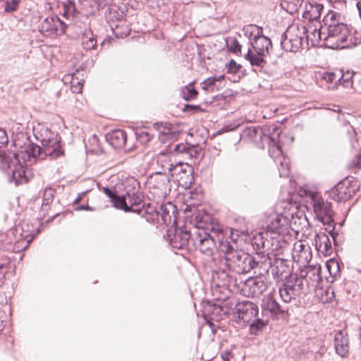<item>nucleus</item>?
I'll return each instance as SVG.
<instances>
[{
	"label": "nucleus",
	"instance_id": "obj_43",
	"mask_svg": "<svg viewBox=\"0 0 361 361\" xmlns=\"http://www.w3.org/2000/svg\"><path fill=\"white\" fill-rule=\"evenodd\" d=\"M216 80L218 79L216 77L207 78L202 82V89L209 92H214Z\"/></svg>",
	"mask_w": 361,
	"mask_h": 361
},
{
	"label": "nucleus",
	"instance_id": "obj_50",
	"mask_svg": "<svg viewBox=\"0 0 361 361\" xmlns=\"http://www.w3.org/2000/svg\"><path fill=\"white\" fill-rule=\"evenodd\" d=\"M8 142V137L6 131L0 128V147L5 146Z\"/></svg>",
	"mask_w": 361,
	"mask_h": 361
},
{
	"label": "nucleus",
	"instance_id": "obj_45",
	"mask_svg": "<svg viewBox=\"0 0 361 361\" xmlns=\"http://www.w3.org/2000/svg\"><path fill=\"white\" fill-rule=\"evenodd\" d=\"M54 192V190L51 188L45 189L42 199V205H48L53 201Z\"/></svg>",
	"mask_w": 361,
	"mask_h": 361
},
{
	"label": "nucleus",
	"instance_id": "obj_40",
	"mask_svg": "<svg viewBox=\"0 0 361 361\" xmlns=\"http://www.w3.org/2000/svg\"><path fill=\"white\" fill-rule=\"evenodd\" d=\"M354 75L353 71H346L345 73H343L341 77L338 79V81L345 87L353 86V76Z\"/></svg>",
	"mask_w": 361,
	"mask_h": 361
},
{
	"label": "nucleus",
	"instance_id": "obj_53",
	"mask_svg": "<svg viewBox=\"0 0 361 361\" xmlns=\"http://www.w3.org/2000/svg\"><path fill=\"white\" fill-rule=\"evenodd\" d=\"M302 279L303 278H301V277L300 278L296 277L295 279L294 283H291V285H293L296 288V290H298V295L300 294L301 290L303 288Z\"/></svg>",
	"mask_w": 361,
	"mask_h": 361
},
{
	"label": "nucleus",
	"instance_id": "obj_25",
	"mask_svg": "<svg viewBox=\"0 0 361 361\" xmlns=\"http://www.w3.org/2000/svg\"><path fill=\"white\" fill-rule=\"evenodd\" d=\"M105 18L107 21H112L111 24V28L113 30L116 37H122V34L116 31L115 29H118L119 23H123L125 19V15L123 11H118L115 8H109L105 11Z\"/></svg>",
	"mask_w": 361,
	"mask_h": 361
},
{
	"label": "nucleus",
	"instance_id": "obj_63",
	"mask_svg": "<svg viewBox=\"0 0 361 361\" xmlns=\"http://www.w3.org/2000/svg\"><path fill=\"white\" fill-rule=\"evenodd\" d=\"M218 80H216V82L217 81H220L221 79H223L224 78V75H221L219 77H216Z\"/></svg>",
	"mask_w": 361,
	"mask_h": 361
},
{
	"label": "nucleus",
	"instance_id": "obj_28",
	"mask_svg": "<svg viewBox=\"0 0 361 361\" xmlns=\"http://www.w3.org/2000/svg\"><path fill=\"white\" fill-rule=\"evenodd\" d=\"M109 0H82V4L86 15H94L99 9L106 7Z\"/></svg>",
	"mask_w": 361,
	"mask_h": 361
},
{
	"label": "nucleus",
	"instance_id": "obj_21",
	"mask_svg": "<svg viewBox=\"0 0 361 361\" xmlns=\"http://www.w3.org/2000/svg\"><path fill=\"white\" fill-rule=\"evenodd\" d=\"M334 345L336 353L341 357H346L349 353V339L347 331L341 329L335 333Z\"/></svg>",
	"mask_w": 361,
	"mask_h": 361
},
{
	"label": "nucleus",
	"instance_id": "obj_35",
	"mask_svg": "<svg viewBox=\"0 0 361 361\" xmlns=\"http://www.w3.org/2000/svg\"><path fill=\"white\" fill-rule=\"evenodd\" d=\"M257 251L256 252V254L255 256H252V261L250 262V265L252 267V269H256V264L257 262H262L264 263V260L267 259V257H271L272 254H270L269 251L274 252V250H267L265 248L259 247L258 248L257 247Z\"/></svg>",
	"mask_w": 361,
	"mask_h": 361
},
{
	"label": "nucleus",
	"instance_id": "obj_34",
	"mask_svg": "<svg viewBox=\"0 0 361 361\" xmlns=\"http://www.w3.org/2000/svg\"><path fill=\"white\" fill-rule=\"evenodd\" d=\"M323 8L322 4H310L309 9H307L303 13V18L308 19L310 22L317 21L320 18Z\"/></svg>",
	"mask_w": 361,
	"mask_h": 361
},
{
	"label": "nucleus",
	"instance_id": "obj_57",
	"mask_svg": "<svg viewBox=\"0 0 361 361\" xmlns=\"http://www.w3.org/2000/svg\"><path fill=\"white\" fill-rule=\"evenodd\" d=\"M300 257H302V254L310 253V247L309 246L305 245L303 244H300Z\"/></svg>",
	"mask_w": 361,
	"mask_h": 361
},
{
	"label": "nucleus",
	"instance_id": "obj_62",
	"mask_svg": "<svg viewBox=\"0 0 361 361\" xmlns=\"http://www.w3.org/2000/svg\"><path fill=\"white\" fill-rule=\"evenodd\" d=\"M91 140H92L93 142H98V138H97V137L96 135H93Z\"/></svg>",
	"mask_w": 361,
	"mask_h": 361
},
{
	"label": "nucleus",
	"instance_id": "obj_8",
	"mask_svg": "<svg viewBox=\"0 0 361 361\" xmlns=\"http://www.w3.org/2000/svg\"><path fill=\"white\" fill-rule=\"evenodd\" d=\"M280 137V130L273 126L271 135L267 137L266 143L268 144L269 154L278 167L280 177L286 178L290 173V159L282 152Z\"/></svg>",
	"mask_w": 361,
	"mask_h": 361
},
{
	"label": "nucleus",
	"instance_id": "obj_4",
	"mask_svg": "<svg viewBox=\"0 0 361 361\" xmlns=\"http://www.w3.org/2000/svg\"><path fill=\"white\" fill-rule=\"evenodd\" d=\"M341 15L338 13L330 12L324 19L325 32L324 46L331 49H343L348 46L347 39L350 35V29L347 24L341 21Z\"/></svg>",
	"mask_w": 361,
	"mask_h": 361
},
{
	"label": "nucleus",
	"instance_id": "obj_2",
	"mask_svg": "<svg viewBox=\"0 0 361 361\" xmlns=\"http://www.w3.org/2000/svg\"><path fill=\"white\" fill-rule=\"evenodd\" d=\"M218 242L219 251L224 256L219 259V268L213 271L212 276L221 280L223 286H228L232 282L233 274H243L252 270V256L235 249L236 243H231L227 238H218Z\"/></svg>",
	"mask_w": 361,
	"mask_h": 361
},
{
	"label": "nucleus",
	"instance_id": "obj_38",
	"mask_svg": "<svg viewBox=\"0 0 361 361\" xmlns=\"http://www.w3.org/2000/svg\"><path fill=\"white\" fill-rule=\"evenodd\" d=\"M274 261L271 257H267L264 260V263L262 262H257L256 269L259 268V271L258 276H264V274L268 273L270 268H273Z\"/></svg>",
	"mask_w": 361,
	"mask_h": 361
},
{
	"label": "nucleus",
	"instance_id": "obj_17",
	"mask_svg": "<svg viewBox=\"0 0 361 361\" xmlns=\"http://www.w3.org/2000/svg\"><path fill=\"white\" fill-rule=\"evenodd\" d=\"M288 33L290 35V31L283 32L281 37V47L286 51L296 52L300 47L305 48V42L303 39L302 29L297 27L294 33L289 37Z\"/></svg>",
	"mask_w": 361,
	"mask_h": 361
},
{
	"label": "nucleus",
	"instance_id": "obj_20",
	"mask_svg": "<svg viewBox=\"0 0 361 361\" xmlns=\"http://www.w3.org/2000/svg\"><path fill=\"white\" fill-rule=\"evenodd\" d=\"M274 259L271 273L275 279L280 281L286 280L290 277L292 273V264L288 259L276 257Z\"/></svg>",
	"mask_w": 361,
	"mask_h": 361
},
{
	"label": "nucleus",
	"instance_id": "obj_31",
	"mask_svg": "<svg viewBox=\"0 0 361 361\" xmlns=\"http://www.w3.org/2000/svg\"><path fill=\"white\" fill-rule=\"evenodd\" d=\"M78 13L74 1L66 0L63 2V16L70 23L75 22V19L77 18Z\"/></svg>",
	"mask_w": 361,
	"mask_h": 361
},
{
	"label": "nucleus",
	"instance_id": "obj_48",
	"mask_svg": "<svg viewBox=\"0 0 361 361\" xmlns=\"http://www.w3.org/2000/svg\"><path fill=\"white\" fill-rule=\"evenodd\" d=\"M137 139L142 143L146 144L151 140V136L149 133L140 130L135 133Z\"/></svg>",
	"mask_w": 361,
	"mask_h": 361
},
{
	"label": "nucleus",
	"instance_id": "obj_29",
	"mask_svg": "<svg viewBox=\"0 0 361 361\" xmlns=\"http://www.w3.org/2000/svg\"><path fill=\"white\" fill-rule=\"evenodd\" d=\"M279 292L281 298L286 303L290 302L298 296V290L289 283H283V286L279 288Z\"/></svg>",
	"mask_w": 361,
	"mask_h": 361
},
{
	"label": "nucleus",
	"instance_id": "obj_47",
	"mask_svg": "<svg viewBox=\"0 0 361 361\" xmlns=\"http://www.w3.org/2000/svg\"><path fill=\"white\" fill-rule=\"evenodd\" d=\"M71 90L73 93H80L82 91L83 86L82 80L79 81L78 79H75L73 76H71Z\"/></svg>",
	"mask_w": 361,
	"mask_h": 361
},
{
	"label": "nucleus",
	"instance_id": "obj_11",
	"mask_svg": "<svg viewBox=\"0 0 361 361\" xmlns=\"http://www.w3.org/2000/svg\"><path fill=\"white\" fill-rule=\"evenodd\" d=\"M192 228H188V224L183 228H176L173 233L169 231L168 237L170 245L176 249H185L188 251L194 250V225Z\"/></svg>",
	"mask_w": 361,
	"mask_h": 361
},
{
	"label": "nucleus",
	"instance_id": "obj_36",
	"mask_svg": "<svg viewBox=\"0 0 361 361\" xmlns=\"http://www.w3.org/2000/svg\"><path fill=\"white\" fill-rule=\"evenodd\" d=\"M300 277L305 278V279H309L313 281H317L321 279L319 269L312 266L307 267L300 271Z\"/></svg>",
	"mask_w": 361,
	"mask_h": 361
},
{
	"label": "nucleus",
	"instance_id": "obj_46",
	"mask_svg": "<svg viewBox=\"0 0 361 361\" xmlns=\"http://www.w3.org/2000/svg\"><path fill=\"white\" fill-rule=\"evenodd\" d=\"M327 355V348L323 345L315 353L314 360L315 361H328Z\"/></svg>",
	"mask_w": 361,
	"mask_h": 361
},
{
	"label": "nucleus",
	"instance_id": "obj_44",
	"mask_svg": "<svg viewBox=\"0 0 361 361\" xmlns=\"http://www.w3.org/2000/svg\"><path fill=\"white\" fill-rule=\"evenodd\" d=\"M20 0H8L5 2L4 11L6 13H12L18 10Z\"/></svg>",
	"mask_w": 361,
	"mask_h": 361
},
{
	"label": "nucleus",
	"instance_id": "obj_7",
	"mask_svg": "<svg viewBox=\"0 0 361 361\" xmlns=\"http://www.w3.org/2000/svg\"><path fill=\"white\" fill-rule=\"evenodd\" d=\"M309 197L311 200V204L315 216L319 221L324 226H326L325 231L332 238L334 244L337 245L336 238L338 233L336 231L334 226L333 219L334 212L332 209L331 204L314 192H310Z\"/></svg>",
	"mask_w": 361,
	"mask_h": 361
},
{
	"label": "nucleus",
	"instance_id": "obj_61",
	"mask_svg": "<svg viewBox=\"0 0 361 361\" xmlns=\"http://www.w3.org/2000/svg\"><path fill=\"white\" fill-rule=\"evenodd\" d=\"M32 239H33V236L31 238H30L29 240H27L26 245L23 247V250L26 249L29 246V244L30 243V242L32 241Z\"/></svg>",
	"mask_w": 361,
	"mask_h": 361
},
{
	"label": "nucleus",
	"instance_id": "obj_33",
	"mask_svg": "<svg viewBox=\"0 0 361 361\" xmlns=\"http://www.w3.org/2000/svg\"><path fill=\"white\" fill-rule=\"evenodd\" d=\"M97 45V40L91 29L85 30L82 36V46L85 50L94 49Z\"/></svg>",
	"mask_w": 361,
	"mask_h": 361
},
{
	"label": "nucleus",
	"instance_id": "obj_12",
	"mask_svg": "<svg viewBox=\"0 0 361 361\" xmlns=\"http://www.w3.org/2000/svg\"><path fill=\"white\" fill-rule=\"evenodd\" d=\"M357 180L347 177L336 185L330 191L329 196L336 202H345L359 190Z\"/></svg>",
	"mask_w": 361,
	"mask_h": 361
},
{
	"label": "nucleus",
	"instance_id": "obj_18",
	"mask_svg": "<svg viewBox=\"0 0 361 361\" xmlns=\"http://www.w3.org/2000/svg\"><path fill=\"white\" fill-rule=\"evenodd\" d=\"M261 317L267 318L268 320L269 318H274L286 311L271 295L264 297L261 303Z\"/></svg>",
	"mask_w": 361,
	"mask_h": 361
},
{
	"label": "nucleus",
	"instance_id": "obj_10",
	"mask_svg": "<svg viewBox=\"0 0 361 361\" xmlns=\"http://www.w3.org/2000/svg\"><path fill=\"white\" fill-rule=\"evenodd\" d=\"M243 35L249 39V44L255 51L269 55L272 49L271 40L264 35L262 27L250 24L243 27Z\"/></svg>",
	"mask_w": 361,
	"mask_h": 361
},
{
	"label": "nucleus",
	"instance_id": "obj_49",
	"mask_svg": "<svg viewBox=\"0 0 361 361\" xmlns=\"http://www.w3.org/2000/svg\"><path fill=\"white\" fill-rule=\"evenodd\" d=\"M242 68V66L237 63L234 60H231L228 66V71L229 73H235Z\"/></svg>",
	"mask_w": 361,
	"mask_h": 361
},
{
	"label": "nucleus",
	"instance_id": "obj_41",
	"mask_svg": "<svg viewBox=\"0 0 361 361\" xmlns=\"http://www.w3.org/2000/svg\"><path fill=\"white\" fill-rule=\"evenodd\" d=\"M226 44L229 51L235 54H241V44L235 38H231L226 41Z\"/></svg>",
	"mask_w": 361,
	"mask_h": 361
},
{
	"label": "nucleus",
	"instance_id": "obj_9",
	"mask_svg": "<svg viewBox=\"0 0 361 361\" xmlns=\"http://www.w3.org/2000/svg\"><path fill=\"white\" fill-rule=\"evenodd\" d=\"M126 200V212H133L140 215L141 217H145L147 221H153L154 216H157L156 209L151 204H142V195L138 192V190L134 186L132 190L126 191L125 194L121 195Z\"/></svg>",
	"mask_w": 361,
	"mask_h": 361
},
{
	"label": "nucleus",
	"instance_id": "obj_58",
	"mask_svg": "<svg viewBox=\"0 0 361 361\" xmlns=\"http://www.w3.org/2000/svg\"><path fill=\"white\" fill-rule=\"evenodd\" d=\"M356 6H357V11H358V13H359L360 18L361 20V0L359 1L358 2H357Z\"/></svg>",
	"mask_w": 361,
	"mask_h": 361
},
{
	"label": "nucleus",
	"instance_id": "obj_22",
	"mask_svg": "<svg viewBox=\"0 0 361 361\" xmlns=\"http://www.w3.org/2000/svg\"><path fill=\"white\" fill-rule=\"evenodd\" d=\"M312 26L310 25L309 27L304 25L301 27L302 35L305 36V48L309 49L310 47H314L317 44L321 41H324L323 33L325 32V27L320 26L319 28L316 27L311 31L310 35L309 34V29H311Z\"/></svg>",
	"mask_w": 361,
	"mask_h": 361
},
{
	"label": "nucleus",
	"instance_id": "obj_64",
	"mask_svg": "<svg viewBox=\"0 0 361 361\" xmlns=\"http://www.w3.org/2000/svg\"><path fill=\"white\" fill-rule=\"evenodd\" d=\"M171 209H172V214H173L175 212L174 207L171 204H169Z\"/></svg>",
	"mask_w": 361,
	"mask_h": 361
},
{
	"label": "nucleus",
	"instance_id": "obj_39",
	"mask_svg": "<svg viewBox=\"0 0 361 361\" xmlns=\"http://www.w3.org/2000/svg\"><path fill=\"white\" fill-rule=\"evenodd\" d=\"M197 93V91L192 84L185 86L181 90L182 97L186 101L196 98Z\"/></svg>",
	"mask_w": 361,
	"mask_h": 361
},
{
	"label": "nucleus",
	"instance_id": "obj_32",
	"mask_svg": "<svg viewBox=\"0 0 361 361\" xmlns=\"http://www.w3.org/2000/svg\"><path fill=\"white\" fill-rule=\"evenodd\" d=\"M173 154L166 152H161L157 157V164H159L164 170H168L169 173L173 171L176 161H173Z\"/></svg>",
	"mask_w": 361,
	"mask_h": 361
},
{
	"label": "nucleus",
	"instance_id": "obj_60",
	"mask_svg": "<svg viewBox=\"0 0 361 361\" xmlns=\"http://www.w3.org/2000/svg\"><path fill=\"white\" fill-rule=\"evenodd\" d=\"M302 4V0H297V4H295V11H297L298 6H300Z\"/></svg>",
	"mask_w": 361,
	"mask_h": 361
},
{
	"label": "nucleus",
	"instance_id": "obj_26",
	"mask_svg": "<svg viewBox=\"0 0 361 361\" xmlns=\"http://www.w3.org/2000/svg\"><path fill=\"white\" fill-rule=\"evenodd\" d=\"M106 140L114 148H123L126 143L127 135L123 130L116 129L108 133Z\"/></svg>",
	"mask_w": 361,
	"mask_h": 361
},
{
	"label": "nucleus",
	"instance_id": "obj_37",
	"mask_svg": "<svg viewBox=\"0 0 361 361\" xmlns=\"http://www.w3.org/2000/svg\"><path fill=\"white\" fill-rule=\"evenodd\" d=\"M156 212L157 214V215L156 216H157L159 212H158L157 210H156ZM160 213H161V219L164 224L168 226V225L171 224V223H173V224H175L176 223L175 216L173 215V216H172L170 214V210L166 206H161Z\"/></svg>",
	"mask_w": 361,
	"mask_h": 361
},
{
	"label": "nucleus",
	"instance_id": "obj_51",
	"mask_svg": "<svg viewBox=\"0 0 361 361\" xmlns=\"http://www.w3.org/2000/svg\"><path fill=\"white\" fill-rule=\"evenodd\" d=\"M183 111L185 112H198L202 111V109L200 105H193L188 104L185 105Z\"/></svg>",
	"mask_w": 361,
	"mask_h": 361
},
{
	"label": "nucleus",
	"instance_id": "obj_3",
	"mask_svg": "<svg viewBox=\"0 0 361 361\" xmlns=\"http://www.w3.org/2000/svg\"><path fill=\"white\" fill-rule=\"evenodd\" d=\"M210 221L211 216L200 212L189 220L190 224L194 225V250H199L207 256H212L215 250H219L214 236L208 232L212 228Z\"/></svg>",
	"mask_w": 361,
	"mask_h": 361
},
{
	"label": "nucleus",
	"instance_id": "obj_27",
	"mask_svg": "<svg viewBox=\"0 0 361 361\" xmlns=\"http://www.w3.org/2000/svg\"><path fill=\"white\" fill-rule=\"evenodd\" d=\"M173 151L177 154L185 155L189 158H197L200 154V149L197 145H191L188 142L176 145Z\"/></svg>",
	"mask_w": 361,
	"mask_h": 361
},
{
	"label": "nucleus",
	"instance_id": "obj_23",
	"mask_svg": "<svg viewBox=\"0 0 361 361\" xmlns=\"http://www.w3.org/2000/svg\"><path fill=\"white\" fill-rule=\"evenodd\" d=\"M23 154V152H15L13 154L16 165L15 166V169L12 170V176L9 178V180L11 183L13 182L16 185L28 181V179L25 176L24 166L20 160V157Z\"/></svg>",
	"mask_w": 361,
	"mask_h": 361
},
{
	"label": "nucleus",
	"instance_id": "obj_56",
	"mask_svg": "<svg viewBox=\"0 0 361 361\" xmlns=\"http://www.w3.org/2000/svg\"><path fill=\"white\" fill-rule=\"evenodd\" d=\"M75 210H76V211H80V210L93 211L94 209L87 204H80V205L75 206Z\"/></svg>",
	"mask_w": 361,
	"mask_h": 361
},
{
	"label": "nucleus",
	"instance_id": "obj_52",
	"mask_svg": "<svg viewBox=\"0 0 361 361\" xmlns=\"http://www.w3.org/2000/svg\"><path fill=\"white\" fill-rule=\"evenodd\" d=\"M322 79L327 82H332L336 80V75L334 73H324L322 76Z\"/></svg>",
	"mask_w": 361,
	"mask_h": 361
},
{
	"label": "nucleus",
	"instance_id": "obj_30",
	"mask_svg": "<svg viewBox=\"0 0 361 361\" xmlns=\"http://www.w3.org/2000/svg\"><path fill=\"white\" fill-rule=\"evenodd\" d=\"M104 192L111 199L114 206L116 208L123 209L124 212L128 211L126 209V200L125 199L124 196L117 195L114 190L108 187L104 188Z\"/></svg>",
	"mask_w": 361,
	"mask_h": 361
},
{
	"label": "nucleus",
	"instance_id": "obj_13",
	"mask_svg": "<svg viewBox=\"0 0 361 361\" xmlns=\"http://www.w3.org/2000/svg\"><path fill=\"white\" fill-rule=\"evenodd\" d=\"M68 24L59 16L52 15L45 18L39 25V31L45 37L56 38L65 33Z\"/></svg>",
	"mask_w": 361,
	"mask_h": 361
},
{
	"label": "nucleus",
	"instance_id": "obj_14",
	"mask_svg": "<svg viewBox=\"0 0 361 361\" xmlns=\"http://www.w3.org/2000/svg\"><path fill=\"white\" fill-rule=\"evenodd\" d=\"M272 128L267 126H248L243 129L241 133V137L244 139L252 142L261 149L264 148V142H267V137L271 135Z\"/></svg>",
	"mask_w": 361,
	"mask_h": 361
},
{
	"label": "nucleus",
	"instance_id": "obj_1",
	"mask_svg": "<svg viewBox=\"0 0 361 361\" xmlns=\"http://www.w3.org/2000/svg\"><path fill=\"white\" fill-rule=\"evenodd\" d=\"M279 207L284 211L281 213H272L267 216L265 232L255 237L253 244L258 248L267 250L283 249L288 245L285 236L290 234V230H294L293 226L302 216L297 212L298 206L296 202L284 201Z\"/></svg>",
	"mask_w": 361,
	"mask_h": 361
},
{
	"label": "nucleus",
	"instance_id": "obj_6",
	"mask_svg": "<svg viewBox=\"0 0 361 361\" xmlns=\"http://www.w3.org/2000/svg\"><path fill=\"white\" fill-rule=\"evenodd\" d=\"M234 317H238L240 323L249 324L250 334L255 336L268 324L267 318L259 317L258 306L249 300L236 304Z\"/></svg>",
	"mask_w": 361,
	"mask_h": 361
},
{
	"label": "nucleus",
	"instance_id": "obj_5",
	"mask_svg": "<svg viewBox=\"0 0 361 361\" xmlns=\"http://www.w3.org/2000/svg\"><path fill=\"white\" fill-rule=\"evenodd\" d=\"M42 147L30 143L25 149L28 158H37L44 159L49 157L51 159H58L64 154L61 146V139L58 135L46 130V135L40 140Z\"/></svg>",
	"mask_w": 361,
	"mask_h": 361
},
{
	"label": "nucleus",
	"instance_id": "obj_55",
	"mask_svg": "<svg viewBox=\"0 0 361 361\" xmlns=\"http://www.w3.org/2000/svg\"><path fill=\"white\" fill-rule=\"evenodd\" d=\"M221 357L224 361H231L233 358V355L230 350H227L221 353Z\"/></svg>",
	"mask_w": 361,
	"mask_h": 361
},
{
	"label": "nucleus",
	"instance_id": "obj_54",
	"mask_svg": "<svg viewBox=\"0 0 361 361\" xmlns=\"http://www.w3.org/2000/svg\"><path fill=\"white\" fill-rule=\"evenodd\" d=\"M6 317V313L0 311V334L5 328Z\"/></svg>",
	"mask_w": 361,
	"mask_h": 361
},
{
	"label": "nucleus",
	"instance_id": "obj_15",
	"mask_svg": "<svg viewBox=\"0 0 361 361\" xmlns=\"http://www.w3.org/2000/svg\"><path fill=\"white\" fill-rule=\"evenodd\" d=\"M267 281L264 276H257L247 279L243 283L241 290L247 298L259 297L267 288Z\"/></svg>",
	"mask_w": 361,
	"mask_h": 361
},
{
	"label": "nucleus",
	"instance_id": "obj_42",
	"mask_svg": "<svg viewBox=\"0 0 361 361\" xmlns=\"http://www.w3.org/2000/svg\"><path fill=\"white\" fill-rule=\"evenodd\" d=\"M321 241H320V245H319V247L322 248V246H324V255H330L332 252V246H331V243L329 240V238H328L327 235H326L325 234H324L322 237H321Z\"/></svg>",
	"mask_w": 361,
	"mask_h": 361
},
{
	"label": "nucleus",
	"instance_id": "obj_24",
	"mask_svg": "<svg viewBox=\"0 0 361 361\" xmlns=\"http://www.w3.org/2000/svg\"><path fill=\"white\" fill-rule=\"evenodd\" d=\"M266 56L267 54H265L252 51L249 48L247 53L244 55V58L250 62L252 67V71L257 73L263 71V68L267 64Z\"/></svg>",
	"mask_w": 361,
	"mask_h": 361
},
{
	"label": "nucleus",
	"instance_id": "obj_16",
	"mask_svg": "<svg viewBox=\"0 0 361 361\" xmlns=\"http://www.w3.org/2000/svg\"><path fill=\"white\" fill-rule=\"evenodd\" d=\"M192 166L182 161L175 162L173 171L169 173L171 177L179 182L180 185L188 187L194 181Z\"/></svg>",
	"mask_w": 361,
	"mask_h": 361
},
{
	"label": "nucleus",
	"instance_id": "obj_59",
	"mask_svg": "<svg viewBox=\"0 0 361 361\" xmlns=\"http://www.w3.org/2000/svg\"><path fill=\"white\" fill-rule=\"evenodd\" d=\"M331 265H335V262H333L331 263V264H326L327 269H329L330 274H332V272H331ZM336 267L338 268V264H336Z\"/></svg>",
	"mask_w": 361,
	"mask_h": 361
},
{
	"label": "nucleus",
	"instance_id": "obj_19",
	"mask_svg": "<svg viewBox=\"0 0 361 361\" xmlns=\"http://www.w3.org/2000/svg\"><path fill=\"white\" fill-rule=\"evenodd\" d=\"M153 127L159 133V140L163 144H170L177 138L179 131L176 130L175 126L166 122L154 123Z\"/></svg>",
	"mask_w": 361,
	"mask_h": 361
}]
</instances>
